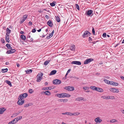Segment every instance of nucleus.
I'll return each instance as SVG.
<instances>
[{
  "instance_id": "f257e3e1",
  "label": "nucleus",
  "mask_w": 124,
  "mask_h": 124,
  "mask_svg": "<svg viewBox=\"0 0 124 124\" xmlns=\"http://www.w3.org/2000/svg\"><path fill=\"white\" fill-rule=\"evenodd\" d=\"M28 96V94L27 93H24L19 95V97L20 99L18 101L17 103L20 105H22L24 103V100L23 99L25 98Z\"/></svg>"
},
{
  "instance_id": "f03ea898",
  "label": "nucleus",
  "mask_w": 124,
  "mask_h": 124,
  "mask_svg": "<svg viewBox=\"0 0 124 124\" xmlns=\"http://www.w3.org/2000/svg\"><path fill=\"white\" fill-rule=\"evenodd\" d=\"M43 73H38L37 76V78L36 81L38 82H39L42 79L43 75Z\"/></svg>"
},
{
  "instance_id": "7ed1b4c3",
  "label": "nucleus",
  "mask_w": 124,
  "mask_h": 124,
  "mask_svg": "<svg viewBox=\"0 0 124 124\" xmlns=\"http://www.w3.org/2000/svg\"><path fill=\"white\" fill-rule=\"evenodd\" d=\"M28 16L27 15H25L23 16V19H21L19 23L20 24H21L23 23V22L27 19Z\"/></svg>"
},
{
  "instance_id": "20e7f679",
  "label": "nucleus",
  "mask_w": 124,
  "mask_h": 124,
  "mask_svg": "<svg viewBox=\"0 0 124 124\" xmlns=\"http://www.w3.org/2000/svg\"><path fill=\"white\" fill-rule=\"evenodd\" d=\"M64 89L69 91H71L74 90V87L73 86H68L64 87Z\"/></svg>"
},
{
  "instance_id": "39448f33",
  "label": "nucleus",
  "mask_w": 124,
  "mask_h": 124,
  "mask_svg": "<svg viewBox=\"0 0 124 124\" xmlns=\"http://www.w3.org/2000/svg\"><path fill=\"white\" fill-rule=\"evenodd\" d=\"M53 84H59L61 83V81L59 79H56L54 80L53 81Z\"/></svg>"
},
{
  "instance_id": "423d86ee",
  "label": "nucleus",
  "mask_w": 124,
  "mask_h": 124,
  "mask_svg": "<svg viewBox=\"0 0 124 124\" xmlns=\"http://www.w3.org/2000/svg\"><path fill=\"white\" fill-rule=\"evenodd\" d=\"M93 59L91 58H89L86 59L84 62V64H87L90 62H91L93 61Z\"/></svg>"
},
{
  "instance_id": "0eeeda50",
  "label": "nucleus",
  "mask_w": 124,
  "mask_h": 124,
  "mask_svg": "<svg viewBox=\"0 0 124 124\" xmlns=\"http://www.w3.org/2000/svg\"><path fill=\"white\" fill-rule=\"evenodd\" d=\"M90 34V33L88 31H86L84 32L82 36L83 38H85V37L88 36Z\"/></svg>"
},
{
  "instance_id": "6e6552de",
  "label": "nucleus",
  "mask_w": 124,
  "mask_h": 124,
  "mask_svg": "<svg viewBox=\"0 0 124 124\" xmlns=\"http://www.w3.org/2000/svg\"><path fill=\"white\" fill-rule=\"evenodd\" d=\"M109 90L111 92L113 93H118V90L116 88H110Z\"/></svg>"
},
{
  "instance_id": "1a4fd4ad",
  "label": "nucleus",
  "mask_w": 124,
  "mask_h": 124,
  "mask_svg": "<svg viewBox=\"0 0 124 124\" xmlns=\"http://www.w3.org/2000/svg\"><path fill=\"white\" fill-rule=\"evenodd\" d=\"M11 50H8L6 52V53L7 54H11L15 52L16 50L14 49H11Z\"/></svg>"
},
{
  "instance_id": "9d476101",
  "label": "nucleus",
  "mask_w": 124,
  "mask_h": 124,
  "mask_svg": "<svg viewBox=\"0 0 124 124\" xmlns=\"http://www.w3.org/2000/svg\"><path fill=\"white\" fill-rule=\"evenodd\" d=\"M71 64H75L78 65H80L81 64V62L79 61H74L72 62Z\"/></svg>"
},
{
  "instance_id": "9b49d317",
  "label": "nucleus",
  "mask_w": 124,
  "mask_h": 124,
  "mask_svg": "<svg viewBox=\"0 0 124 124\" xmlns=\"http://www.w3.org/2000/svg\"><path fill=\"white\" fill-rule=\"evenodd\" d=\"M110 83H109L110 85L114 86H117L118 85V83L112 81H111Z\"/></svg>"
},
{
  "instance_id": "f8f14e48",
  "label": "nucleus",
  "mask_w": 124,
  "mask_h": 124,
  "mask_svg": "<svg viewBox=\"0 0 124 124\" xmlns=\"http://www.w3.org/2000/svg\"><path fill=\"white\" fill-rule=\"evenodd\" d=\"M47 24L51 27H52L53 25L52 22L50 20H49L47 22Z\"/></svg>"
},
{
  "instance_id": "ddd939ff",
  "label": "nucleus",
  "mask_w": 124,
  "mask_h": 124,
  "mask_svg": "<svg viewBox=\"0 0 124 124\" xmlns=\"http://www.w3.org/2000/svg\"><path fill=\"white\" fill-rule=\"evenodd\" d=\"M5 40L6 42L9 43V35H6Z\"/></svg>"
},
{
  "instance_id": "4468645a",
  "label": "nucleus",
  "mask_w": 124,
  "mask_h": 124,
  "mask_svg": "<svg viewBox=\"0 0 124 124\" xmlns=\"http://www.w3.org/2000/svg\"><path fill=\"white\" fill-rule=\"evenodd\" d=\"M63 93H61V94L57 93L56 94L55 96H57L59 98H62L64 97Z\"/></svg>"
},
{
  "instance_id": "2eb2a0df",
  "label": "nucleus",
  "mask_w": 124,
  "mask_h": 124,
  "mask_svg": "<svg viewBox=\"0 0 124 124\" xmlns=\"http://www.w3.org/2000/svg\"><path fill=\"white\" fill-rule=\"evenodd\" d=\"M95 121L97 123H100L102 121V120L99 118V117H97L95 119Z\"/></svg>"
},
{
  "instance_id": "dca6fc26",
  "label": "nucleus",
  "mask_w": 124,
  "mask_h": 124,
  "mask_svg": "<svg viewBox=\"0 0 124 124\" xmlns=\"http://www.w3.org/2000/svg\"><path fill=\"white\" fill-rule=\"evenodd\" d=\"M75 46L74 44H72L70 48V50L72 51H75Z\"/></svg>"
},
{
  "instance_id": "f3484780",
  "label": "nucleus",
  "mask_w": 124,
  "mask_h": 124,
  "mask_svg": "<svg viewBox=\"0 0 124 124\" xmlns=\"http://www.w3.org/2000/svg\"><path fill=\"white\" fill-rule=\"evenodd\" d=\"M22 118V116H20L17 117L16 118H15L14 119L15 120V122L16 123L19 120L21 119Z\"/></svg>"
},
{
  "instance_id": "a211bd4d",
  "label": "nucleus",
  "mask_w": 124,
  "mask_h": 124,
  "mask_svg": "<svg viewBox=\"0 0 124 124\" xmlns=\"http://www.w3.org/2000/svg\"><path fill=\"white\" fill-rule=\"evenodd\" d=\"M11 31L10 30H9L8 28H7L6 31V35H9L11 32Z\"/></svg>"
},
{
  "instance_id": "6ab92c4d",
  "label": "nucleus",
  "mask_w": 124,
  "mask_h": 124,
  "mask_svg": "<svg viewBox=\"0 0 124 124\" xmlns=\"http://www.w3.org/2000/svg\"><path fill=\"white\" fill-rule=\"evenodd\" d=\"M84 98L82 97H78L76 98V100L77 101H80L82 100H83Z\"/></svg>"
},
{
  "instance_id": "aec40b11",
  "label": "nucleus",
  "mask_w": 124,
  "mask_h": 124,
  "mask_svg": "<svg viewBox=\"0 0 124 124\" xmlns=\"http://www.w3.org/2000/svg\"><path fill=\"white\" fill-rule=\"evenodd\" d=\"M54 33V30H53L51 33L49 34V36L47 37L48 38V39L50 38L52 36Z\"/></svg>"
},
{
  "instance_id": "412c9836",
  "label": "nucleus",
  "mask_w": 124,
  "mask_h": 124,
  "mask_svg": "<svg viewBox=\"0 0 124 124\" xmlns=\"http://www.w3.org/2000/svg\"><path fill=\"white\" fill-rule=\"evenodd\" d=\"M56 72V71L55 70H53L51 71L49 75H52L55 74Z\"/></svg>"
},
{
  "instance_id": "4be33fe9",
  "label": "nucleus",
  "mask_w": 124,
  "mask_h": 124,
  "mask_svg": "<svg viewBox=\"0 0 124 124\" xmlns=\"http://www.w3.org/2000/svg\"><path fill=\"white\" fill-rule=\"evenodd\" d=\"M6 109L4 108H0V114H2L4 111Z\"/></svg>"
},
{
  "instance_id": "5701e85b",
  "label": "nucleus",
  "mask_w": 124,
  "mask_h": 124,
  "mask_svg": "<svg viewBox=\"0 0 124 124\" xmlns=\"http://www.w3.org/2000/svg\"><path fill=\"white\" fill-rule=\"evenodd\" d=\"M95 90L100 92H103V91L102 89L98 87H96V88L95 89Z\"/></svg>"
},
{
  "instance_id": "b1692460",
  "label": "nucleus",
  "mask_w": 124,
  "mask_h": 124,
  "mask_svg": "<svg viewBox=\"0 0 124 124\" xmlns=\"http://www.w3.org/2000/svg\"><path fill=\"white\" fill-rule=\"evenodd\" d=\"M5 82H6L7 84H8L10 86H12L11 83L10 81L8 80H5Z\"/></svg>"
},
{
  "instance_id": "393cba45",
  "label": "nucleus",
  "mask_w": 124,
  "mask_h": 124,
  "mask_svg": "<svg viewBox=\"0 0 124 124\" xmlns=\"http://www.w3.org/2000/svg\"><path fill=\"white\" fill-rule=\"evenodd\" d=\"M52 89V88H51V87H44L42 88V90H51V89Z\"/></svg>"
},
{
  "instance_id": "a878e982",
  "label": "nucleus",
  "mask_w": 124,
  "mask_h": 124,
  "mask_svg": "<svg viewBox=\"0 0 124 124\" xmlns=\"http://www.w3.org/2000/svg\"><path fill=\"white\" fill-rule=\"evenodd\" d=\"M93 12V11L92 10H88V11L87 12V15H90L92 14Z\"/></svg>"
},
{
  "instance_id": "bb28decb",
  "label": "nucleus",
  "mask_w": 124,
  "mask_h": 124,
  "mask_svg": "<svg viewBox=\"0 0 124 124\" xmlns=\"http://www.w3.org/2000/svg\"><path fill=\"white\" fill-rule=\"evenodd\" d=\"M55 19L56 21L58 22H60V18L58 16H55Z\"/></svg>"
},
{
  "instance_id": "cd10ccee",
  "label": "nucleus",
  "mask_w": 124,
  "mask_h": 124,
  "mask_svg": "<svg viewBox=\"0 0 124 124\" xmlns=\"http://www.w3.org/2000/svg\"><path fill=\"white\" fill-rule=\"evenodd\" d=\"M32 70L31 69L29 70H26L25 71L26 72L27 74H30L32 72Z\"/></svg>"
},
{
  "instance_id": "c85d7f7f",
  "label": "nucleus",
  "mask_w": 124,
  "mask_h": 124,
  "mask_svg": "<svg viewBox=\"0 0 124 124\" xmlns=\"http://www.w3.org/2000/svg\"><path fill=\"white\" fill-rule=\"evenodd\" d=\"M64 97H69L70 96V95L68 93H63Z\"/></svg>"
},
{
  "instance_id": "c756f323",
  "label": "nucleus",
  "mask_w": 124,
  "mask_h": 124,
  "mask_svg": "<svg viewBox=\"0 0 124 124\" xmlns=\"http://www.w3.org/2000/svg\"><path fill=\"white\" fill-rule=\"evenodd\" d=\"M107 99H115V97L113 96H107Z\"/></svg>"
},
{
  "instance_id": "7c9ffc66",
  "label": "nucleus",
  "mask_w": 124,
  "mask_h": 124,
  "mask_svg": "<svg viewBox=\"0 0 124 124\" xmlns=\"http://www.w3.org/2000/svg\"><path fill=\"white\" fill-rule=\"evenodd\" d=\"M62 114L63 115L67 114L68 115L71 116V115H72V113L70 112H66L65 113H62Z\"/></svg>"
},
{
  "instance_id": "2f4dec72",
  "label": "nucleus",
  "mask_w": 124,
  "mask_h": 124,
  "mask_svg": "<svg viewBox=\"0 0 124 124\" xmlns=\"http://www.w3.org/2000/svg\"><path fill=\"white\" fill-rule=\"evenodd\" d=\"M6 46L8 49H11L12 48V47L11 46L10 44H7L6 45Z\"/></svg>"
},
{
  "instance_id": "473e14b6",
  "label": "nucleus",
  "mask_w": 124,
  "mask_h": 124,
  "mask_svg": "<svg viewBox=\"0 0 124 124\" xmlns=\"http://www.w3.org/2000/svg\"><path fill=\"white\" fill-rule=\"evenodd\" d=\"M21 38L23 40H25L26 39V37L24 35H22L21 36Z\"/></svg>"
},
{
  "instance_id": "72a5a7b5",
  "label": "nucleus",
  "mask_w": 124,
  "mask_h": 124,
  "mask_svg": "<svg viewBox=\"0 0 124 124\" xmlns=\"http://www.w3.org/2000/svg\"><path fill=\"white\" fill-rule=\"evenodd\" d=\"M16 123V122H15V120L14 119L12 120L11 121L9 122L8 124H13Z\"/></svg>"
},
{
  "instance_id": "f704fd0d",
  "label": "nucleus",
  "mask_w": 124,
  "mask_h": 124,
  "mask_svg": "<svg viewBox=\"0 0 124 124\" xmlns=\"http://www.w3.org/2000/svg\"><path fill=\"white\" fill-rule=\"evenodd\" d=\"M1 71L3 73H4L7 72L8 70V69L7 68L5 69H2L1 70Z\"/></svg>"
},
{
  "instance_id": "c9c22d12",
  "label": "nucleus",
  "mask_w": 124,
  "mask_h": 124,
  "mask_svg": "<svg viewBox=\"0 0 124 124\" xmlns=\"http://www.w3.org/2000/svg\"><path fill=\"white\" fill-rule=\"evenodd\" d=\"M104 81L105 83L109 84V83H110V82H111V81H108L106 79H104Z\"/></svg>"
},
{
  "instance_id": "e433bc0d",
  "label": "nucleus",
  "mask_w": 124,
  "mask_h": 124,
  "mask_svg": "<svg viewBox=\"0 0 124 124\" xmlns=\"http://www.w3.org/2000/svg\"><path fill=\"white\" fill-rule=\"evenodd\" d=\"M97 87H96L95 86H91L90 87V88L91 89L93 90H95Z\"/></svg>"
},
{
  "instance_id": "4c0bfd02",
  "label": "nucleus",
  "mask_w": 124,
  "mask_h": 124,
  "mask_svg": "<svg viewBox=\"0 0 124 124\" xmlns=\"http://www.w3.org/2000/svg\"><path fill=\"white\" fill-rule=\"evenodd\" d=\"M80 113H79L78 112H76L74 113H72V115H71V116L72 115H78Z\"/></svg>"
},
{
  "instance_id": "58836bf2",
  "label": "nucleus",
  "mask_w": 124,
  "mask_h": 124,
  "mask_svg": "<svg viewBox=\"0 0 124 124\" xmlns=\"http://www.w3.org/2000/svg\"><path fill=\"white\" fill-rule=\"evenodd\" d=\"M55 1H53V2L50 3V6L52 7H54V6L55 5Z\"/></svg>"
},
{
  "instance_id": "ea45409f",
  "label": "nucleus",
  "mask_w": 124,
  "mask_h": 124,
  "mask_svg": "<svg viewBox=\"0 0 124 124\" xmlns=\"http://www.w3.org/2000/svg\"><path fill=\"white\" fill-rule=\"evenodd\" d=\"M50 62V61L48 60V61H45L44 63V64L45 65H47L49 62Z\"/></svg>"
},
{
  "instance_id": "a19ab883",
  "label": "nucleus",
  "mask_w": 124,
  "mask_h": 124,
  "mask_svg": "<svg viewBox=\"0 0 124 124\" xmlns=\"http://www.w3.org/2000/svg\"><path fill=\"white\" fill-rule=\"evenodd\" d=\"M117 120H116L115 119H112L110 121V122H112V123H114L115 122H117Z\"/></svg>"
},
{
  "instance_id": "79ce46f5",
  "label": "nucleus",
  "mask_w": 124,
  "mask_h": 124,
  "mask_svg": "<svg viewBox=\"0 0 124 124\" xmlns=\"http://www.w3.org/2000/svg\"><path fill=\"white\" fill-rule=\"evenodd\" d=\"M20 113V112L15 113L13 114V116L14 117L16 116H17Z\"/></svg>"
},
{
  "instance_id": "37998d69",
  "label": "nucleus",
  "mask_w": 124,
  "mask_h": 124,
  "mask_svg": "<svg viewBox=\"0 0 124 124\" xmlns=\"http://www.w3.org/2000/svg\"><path fill=\"white\" fill-rule=\"evenodd\" d=\"M0 41L1 43L3 44L4 43H5L4 40L3 38H1V39Z\"/></svg>"
},
{
  "instance_id": "c03bdc74",
  "label": "nucleus",
  "mask_w": 124,
  "mask_h": 124,
  "mask_svg": "<svg viewBox=\"0 0 124 124\" xmlns=\"http://www.w3.org/2000/svg\"><path fill=\"white\" fill-rule=\"evenodd\" d=\"M76 7L77 9L78 10H79L80 8L79 5L77 4H76Z\"/></svg>"
},
{
  "instance_id": "a18cd8bd",
  "label": "nucleus",
  "mask_w": 124,
  "mask_h": 124,
  "mask_svg": "<svg viewBox=\"0 0 124 124\" xmlns=\"http://www.w3.org/2000/svg\"><path fill=\"white\" fill-rule=\"evenodd\" d=\"M89 88L88 87L85 86L83 87V88L85 90L88 89Z\"/></svg>"
},
{
  "instance_id": "49530a36",
  "label": "nucleus",
  "mask_w": 124,
  "mask_h": 124,
  "mask_svg": "<svg viewBox=\"0 0 124 124\" xmlns=\"http://www.w3.org/2000/svg\"><path fill=\"white\" fill-rule=\"evenodd\" d=\"M30 103L28 104H25L24 106V107H28L29 106H30Z\"/></svg>"
},
{
  "instance_id": "de8ad7c7",
  "label": "nucleus",
  "mask_w": 124,
  "mask_h": 124,
  "mask_svg": "<svg viewBox=\"0 0 124 124\" xmlns=\"http://www.w3.org/2000/svg\"><path fill=\"white\" fill-rule=\"evenodd\" d=\"M29 92L30 93H31L33 92V91L32 89H31L29 90Z\"/></svg>"
},
{
  "instance_id": "09e8293b",
  "label": "nucleus",
  "mask_w": 124,
  "mask_h": 124,
  "mask_svg": "<svg viewBox=\"0 0 124 124\" xmlns=\"http://www.w3.org/2000/svg\"><path fill=\"white\" fill-rule=\"evenodd\" d=\"M106 33H103L102 35V37L104 38H105L106 37Z\"/></svg>"
},
{
  "instance_id": "8fccbe9b",
  "label": "nucleus",
  "mask_w": 124,
  "mask_h": 124,
  "mask_svg": "<svg viewBox=\"0 0 124 124\" xmlns=\"http://www.w3.org/2000/svg\"><path fill=\"white\" fill-rule=\"evenodd\" d=\"M92 33H93V34L94 35H95V31L94 29L93 28V29H92Z\"/></svg>"
},
{
  "instance_id": "3c124183",
  "label": "nucleus",
  "mask_w": 124,
  "mask_h": 124,
  "mask_svg": "<svg viewBox=\"0 0 124 124\" xmlns=\"http://www.w3.org/2000/svg\"><path fill=\"white\" fill-rule=\"evenodd\" d=\"M101 98H102L103 99H107V97L105 96H103L101 97Z\"/></svg>"
},
{
  "instance_id": "603ef678",
  "label": "nucleus",
  "mask_w": 124,
  "mask_h": 124,
  "mask_svg": "<svg viewBox=\"0 0 124 124\" xmlns=\"http://www.w3.org/2000/svg\"><path fill=\"white\" fill-rule=\"evenodd\" d=\"M28 24L29 25H30V26H32V22L31 21H30L29 22Z\"/></svg>"
},
{
  "instance_id": "864d4df0",
  "label": "nucleus",
  "mask_w": 124,
  "mask_h": 124,
  "mask_svg": "<svg viewBox=\"0 0 124 124\" xmlns=\"http://www.w3.org/2000/svg\"><path fill=\"white\" fill-rule=\"evenodd\" d=\"M48 92H48V93H47L46 92V95H50L51 94V93L49 91H48Z\"/></svg>"
},
{
  "instance_id": "5fc2aeb1",
  "label": "nucleus",
  "mask_w": 124,
  "mask_h": 124,
  "mask_svg": "<svg viewBox=\"0 0 124 124\" xmlns=\"http://www.w3.org/2000/svg\"><path fill=\"white\" fill-rule=\"evenodd\" d=\"M68 101V100L67 99H63L62 100V101L63 102H66L67 101Z\"/></svg>"
},
{
  "instance_id": "6e6d98bb",
  "label": "nucleus",
  "mask_w": 124,
  "mask_h": 124,
  "mask_svg": "<svg viewBox=\"0 0 124 124\" xmlns=\"http://www.w3.org/2000/svg\"><path fill=\"white\" fill-rule=\"evenodd\" d=\"M88 40L89 41H92V39L90 37L89 38Z\"/></svg>"
},
{
  "instance_id": "4d7b16f0",
  "label": "nucleus",
  "mask_w": 124,
  "mask_h": 124,
  "mask_svg": "<svg viewBox=\"0 0 124 124\" xmlns=\"http://www.w3.org/2000/svg\"><path fill=\"white\" fill-rule=\"evenodd\" d=\"M36 31V30L35 29H33L32 31V32H33V33H34Z\"/></svg>"
},
{
  "instance_id": "13d9d810",
  "label": "nucleus",
  "mask_w": 124,
  "mask_h": 124,
  "mask_svg": "<svg viewBox=\"0 0 124 124\" xmlns=\"http://www.w3.org/2000/svg\"><path fill=\"white\" fill-rule=\"evenodd\" d=\"M45 17L47 19H48L49 18V16L47 15H46Z\"/></svg>"
},
{
  "instance_id": "bf43d9fd",
  "label": "nucleus",
  "mask_w": 124,
  "mask_h": 124,
  "mask_svg": "<svg viewBox=\"0 0 124 124\" xmlns=\"http://www.w3.org/2000/svg\"><path fill=\"white\" fill-rule=\"evenodd\" d=\"M46 92H47V93H48V92H48V91H46L45 92H43V93H44V94H46Z\"/></svg>"
},
{
  "instance_id": "052dcab7",
  "label": "nucleus",
  "mask_w": 124,
  "mask_h": 124,
  "mask_svg": "<svg viewBox=\"0 0 124 124\" xmlns=\"http://www.w3.org/2000/svg\"><path fill=\"white\" fill-rule=\"evenodd\" d=\"M120 78L123 80H124V77L123 76H121Z\"/></svg>"
},
{
  "instance_id": "680f3d73",
  "label": "nucleus",
  "mask_w": 124,
  "mask_h": 124,
  "mask_svg": "<svg viewBox=\"0 0 124 124\" xmlns=\"http://www.w3.org/2000/svg\"><path fill=\"white\" fill-rule=\"evenodd\" d=\"M20 33L22 34H24V32L23 31H20Z\"/></svg>"
},
{
  "instance_id": "e2e57ef3",
  "label": "nucleus",
  "mask_w": 124,
  "mask_h": 124,
  "mask_svg": "<svg viewBox=\"0 0 124 124\" xmlns=\"http://www.w3.org/2000/svg\"><path fill=\"white\" fill-rule=\"evenodd\" d=\"M120 43H118L117 44H116L115 46V47H117L118 45H119Z\"/></svg>"
},
{
  "instance_id": "0e129e2a",
  "label": "nucleus",
  "mask_w": 124,
  "mask_h": 124,
  "mask_svg": "<svg viewBox=\"0 0 124 124\" xmlns=\"http://www.w3.org/2000/svg\"><path fill=\"white\" fill-rule=\"evenodd\" d=\"M33 39L32 38H31L30 39V42H32L33 41Z\"/></svg>"
},
{
  "instance_id": "69168bd1",
  "label": "nucleus",
  "mask_w": 124,
  "mask_h": 124,
  "mask_svg": "<svg viewBox=\"0 0 124 124\" xmlns=\"http://www.w3.org/2000/svg\"><path fill=\"white\" fill-rule=\"evenodd\" d=\"M63 99H59L58 100L59 101H62Z\"/></svg>"
},
{
  "instance_id": "338daca9",
  "label": "nucleus",
  "mask_w": 124,
  "mask_h": 124,
  "mask_svg": "<svg viewBox=\"0 0 124 124\" xmlns=\"http://www.w3.org/2000/svg\"><path fill=\"white\" fill-rule=\"evenodd\" d=\"M37 31L38 32H40L41 31V29H39V30H37Z\"/></svg>"
},
{
  "instance_id": "774afa93",
  "label": "nucleus",
  "mask_w": 124,
  "mask_h": 124,
  "mask_svg": "<svg viewBox=\"0 0 124 124\" xmlns=\"http://www.w3.org/2000/svg\"><path fill=\"white\" fill-rule=\"evenodd\" d=\"M121 111L124 114V110H121Z\"/></svg>"
}]
</instances>
